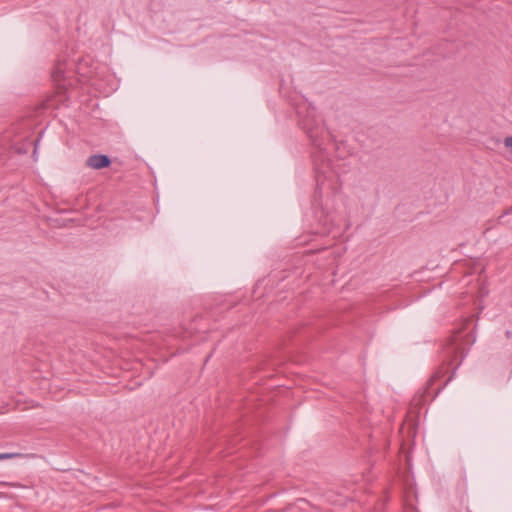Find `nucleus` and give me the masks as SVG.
Wrapping results in <instances>:
<instances>
[{"label":"nucleus","mask_w":512,"mask_h":512,"mask_svg":"<svg viewBox=\"0 0 512 512\" xmlns=\"http://www.w3.org/2000/svg\"><path fill=\"white\" fill-rule=\"evenodd\" d=\"M505 336H506V338L511 339L512 338V332L510 330H507L505 332Z\"/></svg>","instance_id":"nucleus-10"},{"label":"nucleus","mask_w":512,"mask_h":512,"mask_svg":"<svg viewBox=\"0 0 512 512\" xmlns=\"http://www.w3.org/2000/svg\"><path fill=\"white\" fill-rule=\"evenodd\" d=\"M27 456L28 455H26V454L17 453V452L0 453V460L23 458V457H27Z\"/></svg>","instance_id":"nucleus-4"},{"label":"nucleus","mask_w":512,"mask_h":512,"mask_svg":"<svg viewBox=\"0 0 512 512\" xmlns=\"http://www.w3.org/2000/svg\"><path fill=\"white\" fill-rule=\"evenodd\" d=\"M299 125L305 131L311 144L318 149L317 152L312 154L314 161V169L316 173V191L323 184V180L327 178V169L329 168V162H326L325 143L330 138L329 131L324 127L323 120L316 115L315 108H307V112L302 116V112L298 111Z\"/></svg>","instance_id":"nucleus-1"},{"label":"nucleus","mask_w":512,"mask_h":512,"mask_svg":"<svg viewBox=\"0 0 512 512\" xmlns=\"http://www.w3.org/2000/svg\"><path fill=\"white\" fill-rule=\"evenodd\" d=\"M443 374H444V371H443L442 369H439L438 371H436V372L432 375V377H431V379H430V381H429V384H430V385H432V384H433V382H434V381H436V380H438V379H440V378L443 376Z\"/></svg>","instance_id":"nucleus-5"},{"label":"nucleus","mask_w":512,"mask_h":512,"mask_svg":"<svg viewBox=\"0 0 512 512\" xmlns=\"http://www.w3.org/2000/svg\"><path fill=\"white\" fill-rule=\"evenodd\" d=\"M460 365H461V362H458L457 366H455V369H458V366H460Z\"/></svg>","instance_id":"nucleus-12"},{"label":"nucleus","mask_w":512,"mask_h":512,"mask_svg":"<svg viewBox=\"0 0 512 512\" xmlns=\"http://www.w3.org/2000/svg\"><path fill=\"white\" fill-rule=\"evenodd\" d=\"M1 485L8 486L9 484L7 482H1Z\"/></svg>","instance_id":"nucleus-11"},{"label":"nucleus","mask_w":512,"mask_h":512,"mask_svg":"<svg viewBox=\"0 0 512 512\" xmlns=\"http://www.w3.org/2000/svg\"><path fill=\"white\" fill-rule=\"evenodd\" d=\"M460 365H461V362H458L457 366H455V369H458V366H460Z\"/></svg>","instance_id":"nucleus-13"},{"label":"nucleus","mask_w":512,"mask_h":512,"mask_svg":"<svg viewBox=\"0 0 512 512\" xmlns=\"http://www.w3.org/2000/svg\"><path fill=\"white\" fill-rule=\"evenodd\" d=\"M451 378H452V376H450V377H449V378L444 382V384H443L442 386H440V387H438V388H437V390H436V394H438V393L441 391V389H443V387H444L445 385H447V383L451 380Z\"/></svg>","instance_id":"nucleus-8"},{"label":"nucleus","mask_w":512,"mask_h":512,"mask_svg":"<svg viewBox=\"0 0 512 512\" xmlns=\"http://www.w3.org/2000/svg\"><path fill=\"white\" fill-rule=\"evenodd\" d=\"M460 365H461V362H458L457 366H455V369H458V366H460Z\"/></svg>","instance_id":"nucleus-14"},{"label":"nucleus","mask_w":512,"mask_h":512,"mask_svg":"<svg viewBox=\"0 0 512 512\" xmlns=\"http://www.w3.org/2000/svg\"><path fill=\"white\" fill-rule=\"evenodd\" d=\"M511 213H512V206L508 210H506L502 215H500L498 217V223L503 224L505 216L508 214H511Z\"/></svg>","instance_id":"nucleus-6"},{"label":"nucleus","mask_w":512,"mask_h":512,"mask_svg":"<svg viewBox=\"0 0 512 512\" xmlns=\"http://www.w3.org/2000/svg\"><path fill=\"white\" fill-rule=\"evenodd\" d=\"M17 153L18 154H26L27 153V149L20 147V148L17 149Z\"/></svg>","instance_id":"nucleus-9"},{"label":"nucleus","mask_w":512,"mask_h":512,"mask_svg":"<svg viewBox=\"0 0 512 512\" xmlns=\"http://www.w3.org/2000/svg\"><path fill=\"white\" fill-rule=\"evenodd\" d=\"M462 351L460 344L456 337L450 338L444 348V362L450 365L457 355Z\"/></svg>","instance_id":"nucleus-2"},{"label":"nucleus","mask_w":512,"mask_h":512,"mask_svg":"<svg viewBox=\"0 0 512 512\" xmlns=\"http://www.w3.org/2000/svg\"><path fill=\"white\" fill-rule=\"evenodd\" d=\"M111 163V158L105 154H94L89 156L86 160V165L95 170L108 168L111 165Z\"/></svg>","instance_id":"nucleus-3"},{"label":"nucleus","mask_w":512,"mask_h":512,"mask_svg":"<svg viewBox=\"0 0 512 512\" xmlns=\"http://www.w3.org/2000/svg\"><path fill=\"white\" fill-rule=\"evenodd\" d=\"M504 144L506 147L512 148V136H508L504 140Z\"/></svg>","instance_id":"nucleus-7"}]
</instances>
